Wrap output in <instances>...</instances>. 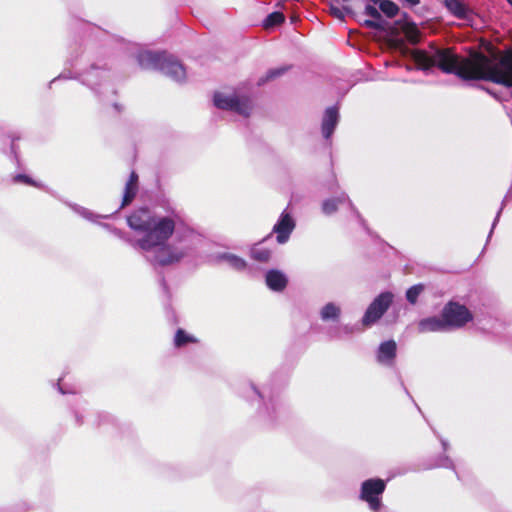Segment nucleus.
<instances>
[{
  "label": "nucleus",
  "instance_id": "f257e3e1",
  "mask_svg": "<svg viewBox=\"0 0 512 512\" xmlns=\"http://www.w3.org/2000/svg\"><path fill=\"white\" fill-rule=\"evenodd\" d=\"M415 63L421 69L437 66L447 73H456L464 79H483L512 87V52L508 51L488 58L481 53L460 58L449 49L436 50L432 55L416 51Z\"/></svg>",
  "mask_w": 512,
  "mask_h": 512
},
{
  "label": "nucleus",
  "instance_id": "f03ea898",
  "mask_svg": "<svg viewBox=\"0 0 512 512\" xmlns=\"http://www.w3.org/2000/svg\"><path fill=\"white\" fill-rule=\"evenodd\" d=\"M129 226L142 233L137 244L144 250L161 247L172 235L175 223L169 217H155L148 210L141 209L128 218Z\"/></svg>",
  "mask_w": 512,
  "mask_h": 512
},
{
  "label": "nucleus",
  "instance_id": "7ed1b4c3",
  "mask_svg": "<svg viewBox=\"0 0 512 512\" xmlns=\"http://www.w3.org/2000/svg\"><path fill=\"white\" fill-rule=\"evenodd\" d=\"M139 63L145 69H159L176 81L185 78L183 66L165 53L142 52L139 55Z\"/></svg>",
  "mask_w": 512,
  "mask_h": 512
},
{
  "label": "nucleus",
  "instance_id": "20e7f679",
  "mask_svg": "<svg viewBox=\"0 0 512 512\" xmlns=\"http://www.w3.org/2000/svg\"><path fill=\"white\" fill-rule=\"evenodd\" d=\"M442 317L446 320L449 329L459 328L472 320V314L463 305L449 302L442 311Z\"/></svg>",
  "mask_w": 512,
  "mask_h": 512
},
{
  "label": "nucleus",
  "instance_id": "39448f33",
  "mask_svg": "<svg viewBox=\"0 0 512 512\" xmlns=\"http://www.w3.org/2000/svg\"><path fill=\"white\" fill-rule=\"evenodd\" d=\"M214 104L220 109L236 111L239 114L247 116L251 110V101L247 97L237 95L226 96L222 93L214 95Z\"/></svg>",
  "mask_w": 512,
  "mask_h": 512
},
{
  "label": "nucleus",
  "instance_id": "423d86ee",
  "mask_svg": "<svg viewBox=\"0 0 512 512\" xmlns=\"http://www.w3.org/2000/svg\"><path fill=\"white\" fill-rule=\"evenodd\" d=\"M392 298L393 295L389 292L380 294L368 307L363 317V324L370 326L380 319L391 304Z\"/></svg>",
  "mask_w": 512,
  "mask_h": 512
},
{
  "label": "nucleus",
  "instance_id": "0eeeda50",
  "mask_svg": "<svg viewBox=\"0 0 512 512\" xmlns=\"http://www.w3.org/2000/svg\"><path fill=\"white\" fill-rule=\"evenodd\" d=\"M384 489V481L380 479L367 480L362 485L361 497L369 503L372 510L377 511L380 507L378 495L382 494Z\"/></svg>",
  "mask_w": 512,
  "mask_h": 512
},
{
  "label": "nucleus",
  "instance_id": "6e6552de",
  "mask_svg": "<svg viewBox=\"0 0 512 512\" xmlns=\"http://www.w3.org/2000/svg\"><path fill=\"white\" fill-rule=\"evenodd\" d=\"M293 229L294 222L292 218L288 214L283 213L278 223L274 226L273 230L275 233H277L278 242L285 243Z\"/></svg>",
  "mask_w": 512,
  "mask_h": 512
},
{
  "label": "nucleus",
  "instance_id": "1a4fd4ad",
  "mask_svg": "<svg viewBox=\"0 0 512 512\" xmlns=\"http://www.w3.org/2000/svg\"><path fill=\"white\" fill-rule=\"evenodd\" d=\"M449 329L446 320L441 317H430L423 319L418 324L419 332H436V331H444Z\"/></svg>",
  "mask_w": 512,
  "mask_h": 512
},
{
  "label": "nucleus",
  "instance_id": "9d476101",
  "mask_svg": "<svg viewBox=\"0 0 512 512\" xmlns=\"http://www.w3.org/2000/svg\"><path fill=\"white\" fill-rule=\"evenodd\" d=\"M337 121H338L337 109L334 107L328 108L325 111V114L323 117V122H322V132H323V135L325 138H329L332 135V133L336 127Z\"/></svg>",
  "mask_w": 512,
  "mask_h": 512
},
{
  "label": "nucleus",
  "instance_id": "9b49d317",
  "mask_svg": "<svg viewBox=\"0 0 512 512\" xmlns=\"http://www.w3.org/2000/svg\"><path fill=\"white\" fill-rule=\"evenodd\" d=\"M183 256V252H175L172 247H164L157 253L156 260L160 264L166 265L179 261Z\"/></svg>",
  "mask_w": 512,
  "mask_h": 512
},
{
  "label": "nucleus",
  "instance_id": "f8f14e48",
  "mask_svg": "<svg viewBox=\"0 0 512 512\" xmlns=\"http://www.w3.org/2000/svg\"><path fill=\"white\" fill-rule=\"evenodd\" d=\"M396 354V343L394 341H387L380 345L378 351V361L380 363H390Z\"/></svg>",
  "mask_w": 512,
  "mask_h": 512
},
{
  "label": "nucleus",
  "instance_id": "ddd939ff",
  "mask_svg": "<svg viewBox=\"0 0 512 512\" xmlns=\"http://www.w3.org/2000/svg\"><path fill=\"white\" fill-rule=\"evenodd\" d=\"M266 283L272 290H282L287 284V279L281 272L272 270L266 275Z\"/></svg>",
  "mask_w": 512,
  "mask_h": 512
},
{
  "label": "nucleus",
  "instance_id": "4468645a",
  "mask_svg": "<svg viewBox=\"0 0 512 512\" xmlns=\"http://www.w3.org/2000/svg\"><path fill=\"white\" fill-rule=\"evenodd\" d=\"M137 182H138V176L135 172H132L130 175V179L126 184L124 197H123V203L122 207L130 204L132 200L134 199L136 193H137Z\"/></svg>",
  "mask_w": 512,
  "mask_h": 512
},
{
  "label": "nucleus",
  "instance_id": "2eb2a0df",
  "mask_svg": "<svg viewBox=\"0 0 512 512\" xmlns=\"http://www.w3.org/2000/svg\"><path fill=\"white\" fill-rule=\"evenodd\" d=\"M447 9L458 18H465L468 9L460 0H445Z\"/></svg>",
  "mask_w": 512,
  "mask_h": 512
},
{
  "label": "nucleus",
  "instance_id": "dca6fc26",
  "mask_svg": "<svg viewBox=\"0 0 512 512\" xmlns=\"http://www.w3.org/2000/svg\"><path fill=\"white\" fill-rule=\"evenodd\" d=\"M401 29L409 42L415 44L419 41L420 31L414 23L406 22L403 24Z\"/></svg>",
  "mask_w": 512,
  "mask_h": 512
},
{
  "label": "nucleus",
  "instance_id": "f3484780",
  "mask_svg": "<svg viewBox=\"0 0 512 512\" xmlns=\"http://www.w3.org/2000/svg\"><path fill=\"white\" fill-rule=\"evenodd\" d=\"M379 7L380 10L389 18L395 17L399 12V7L390 0H382Z\"/></svg>",
  "mask_w": 512,
  "mask_h": 512
},
{
  "label": "nucleus",
  "instance_id": "a211bd4d",
  "mask_svg": "<svg viewBox=\"0 0 512 512\" xmlns=\"http://www.w3.org/2000/svg\"><path fill=\"white\" fill-rule=\"evenodd\" d=\"M284 19V15L281 12H273L265 20V27L269 28L279 25L284 21Z\"/></svg>",
  "mask_w": 512,
  "mask_h": 512
},
{
  "label": "nucleus",
  "instance_id": "6ab92c4d",
  "mask_svg": "<svg viewBox=\"0 0 512 512\" xmlns=\"http://www.w3.org/2000/svg\"><path fill=\"white\" fill-rule=\"evenodd\" d=\"M339 314V308L334 304H327L321 311V316L323 319H331L337 317Z\"/></svg>",
  "mask_w": 512,
  "mask_h": 512
},
{
  "label": "nucleus",
  "instance_id": "aec40b11",
  "mask_svg": "<svg viewBox=\"0 0 512 512\" xmlns=\"http://www.w3.org/2000/svg\"><path fill=\"white\" fill-rule=\"evenodd\" d=\"M252 257L257 261L266 262L270 258V251L255 247L252 249Z\"/></svg>",
  "mask_w": 512,
  "mask_h": 512
},
{
  "label": "nucleus",
  "instance_id": "412c9836",
  "mask_svg": "<svg viewBox=\"0 0 512 512\" xmlns=\"http://www.w3.org/2000/svg\"><path fill=\"white\" fill-rule=\"evenodd\" d=\"M423 289H424L423 285H415V286L411 287L410 289H408V291L406 293L407 300L410 303L414 304L417 301V298L420 295V293L423 291Z\"/></svg>",
  "mask_w": 512,
  "mask_h": 512
},
{
  "label": "nucleus",
  "instance_id": "4be33fe9",
  "mask_svg": "<svg viewBox=\"0 0 512 512\" xmlns=\"http://www.w3.org/2000/svg\"><path fill=\"white\" fill-rule=\"evenodd\" d=\"M224 260L227 262L228 265L237 270H241L245 267V261L234 255H226L224 257Z\"/></svg>",
  "mask_w": 512,
  "mask_h": 512
},
{
  "label": "nucleus",
  "instance_id": "5701e85b",
  "mask_svg": "<svg viewBox=\"0 0 512 512\" xmlns=\"http://www.w3.org/2000/svg\"><path fill=\"white\" fill-rule=\"evenodd\" d=\"M195 340L187 335L183 330L179 329L176 333L175 344L176 346H182L188 342H194Z\"/></svg>",
  "mask_w": 512,
  "mask_h": 512
},
{
  "label": "nucleus",
  "instance_id": "b1692460",
  "mask_svg": "<svg viewBox=\"0 0 512 512\" xmlns=\"http://www.w3.org/2000/svg\"><path fill=\"white\" fill-rule=\"evenodd\" d=\"M337 209L335 200H328L323 203V211L326 214H331Z\"/></svg>",
  "mask_w": 512,
  "mask_h": 512
},
{
  "label": "nucleus",
  "instance_id": "393cba45",
  "mask_svg": "<svg viewBox=\"0 0 512 512\" xmlns=\"http://www.w3.org/2000/svg\"><path fill=\"white\" fill-rule=\"evenodd\" d=\"M365 14L368 16H371L375 19L381 18L379 11L374 6H371V5H368L365 7Z\"/></svg>",
  "mask_w": 512,
  "mask_h": 512
},
{
  "label": "nucleus",
  "instance_id": "a878e982",
  "mask_svg": "<svg viewBox=\"0 0 512 512\" xmlns=\"http://www.w3.org/2000/svg\"><path fill=\"white\" fill-rule=\"evenodd\" d=\"M283 72H284L283 68L271 70L267 74V80L274 79L275 77L281 75Z\"/></svg>",
  "mask_w": 512,
  "mask_h": 512
},
{
  "label": "nucleus",
  "instance_id": "bb28decb",
  "mask_svg": "<svg viewBox=\"0 0 512 512\" xmlns=\"http://www.w3.org/2000/svg\"><path fill=\"white\" fill-rule=\"evenodd\" d=\"M330 13L338 19H342L344 16L342 10L337 7H331Z\"/></svg>",
  "mask_w": 512,
  "mask_h": 512
},
{
  "label": "nucleus",
  "instance_id": "cd10ccee",
  "mask_svg": "<svg viewBox=\"0 0 512 512\" xmlns=\"http://www.w3.org/2000/svg\"><path fill=\"white\" fill-rule=\"evenodd\" d=\"M365 25L372 29H380V24L376 21L366 20Z\"/></svg>",
  "mask_w": 512,
  "mask_h": 512
},
{
  "label": "nucleus",
  "instance_id": "c85d7f7f",
  "mask_svg": "<svg viewBox=\"0 0 512 512\" xmlns=\"http://www.w3.org/2000/svg\"><path fill=\"white\" fill-rule=\"evenodd\" d=\"M15 181H23L25 183L31 184V181L28 179V177L23 176V175L16 176Z\"/></svg>",
  "mask_w": 512,
  "mask_h": 512
},
{
  "label": "nucleus",
  "instance_id": "c756f323",
  "mask_svg": "<svg viewBox=\"0 0 512 512\" xmlns=\"http://www.w3.org/2000/svg\"><path fill=\"white\" fill-rule=\"evenodd\" d=\"M410 6H416L420 3V0H404Z\"/></svg>",
  "mask_w": 512,
  "mask_h": 512
},
{
  "label": "nucleus",
  "instance_id": "7c9ffc66",
  "mask_svg": "<svg viewBox=\"0 0 512 512\" xmlns=\"http://www.w3.org/2000/svg\"><path fill=\"white\" fill-rule=\"evenodd\" d=\"M512 5V0H507Z\"/></svg>",
  "mask_w": 512,
  "mask_h": 512
}]
</instances>
